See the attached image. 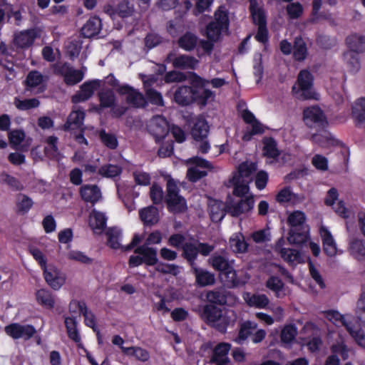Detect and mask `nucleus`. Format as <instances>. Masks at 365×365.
Listing matches in <instances>:
<instances>
[{
	"mask_svg": "<svg viewBox=\"0 0 365 365\" xmlns=\"http://www.w3.org/2000/svg\"><path fill=\"white\" fill-rule=\"evenodd\" d=\"M202 318L209 327L221 334H225L228 327L234 326L237 316L234 311L223 312L213 304H206L202 309Z\"/></svg>",
	"mask_w": 365,
	"mask_h": 365,
	"instance_id": "obj_1",
	"label": "nucleus"
},
{
	"mask_svg": "<svg viewBox=\"0 0 365 365\" xmlns=\"http://www.w3.org/2000/svg\"><path fill=\"white\" fill-rule=\"evenodd\" d=\"M305 214L300 210L291 212L287 217V224L290 227L287 240L292 245H301L307 242L308 232L305 230Z\"/></svg>",
	"mask_w": 365,
	"mask_h": 365,
	"instance_id": "obj_2",
	"label": "nucleus"
},
{
	"mask_svg": "<svg viewBox=\"0 0 365 365\" xmlns=\"http://www.w3.org/2000/svg\"><path fill=\"white\" fill-rule=\"evenodd\" d=\"M229 26L228 11L225 6H220L214 13V19L206 25L205 36L207 39L218 41L222 34L228 31Z\"/></svg>",
	"mask_w": 365,
	"mask_h": 365,
	"instance_id": "obj_3",
	"label": "nucleus"
},
{
	"mask_svg": "<svg viewBox=\"0 0 365 365\" xmlns=\"http://www.w3.org/2000/svg\"><path fill=\"white\" fill-rule=\"evenodd\" d=\"M165 202L168 211L173 213H182L187 209V201L180 195V188L173 178L167 181Z\"/></svg>",
	"mask_w": 365,
	"mask_h": 365,
	"instance_id": "obj_4",
	"label": "nucleus"
},
{
	"mask_svg": "<svg viewBox=\"0 0 365 365\" xmlns=\"http://www.w3.org/2000/svg\"><path fill=\"white\" fill-rule=\"evenodd\" d=\"M297 88L294 85L292 87L294 96L299 100L315 99L317 93L313 89L314 76L312 73L303 69L299 71L297 79Z\"/></svg>",
	"mask_w": 365,
	"mask_h": 365,
	"instance_id": "obj_5",
	"label": "nucleus"
},
{
	"mask_svg": "<svg viewBox=\"0 0 365 365\" xmlns=\"http://www.w3.org/2000/svg\"><path fill=\"white\" fill-rule=\"evenodd\" d=\"M134 253L138 255L130 256L128 262L130 268L136 267L143 264L148 266H154L158 263V253L155 248L143 245L136 247Z\"/></svg>",
	"mask_w": 365,
	"mask_h": 365,
	"instance_id": "obj_6",
	"label": "nucleus"
},
{
	"mask_svg": "<svg viewBox=\"0 0 365 365\" xmlns=\"http://www.w3.org/2000/svg\"><path fill=\"white\" fill-rule=\"evenodd\" d=\"M304 120L308 127H318L324 129L328 124L323 110L317 106L304 110Z\"/></svg>",
	"mask_w": 365,
	"mask_h": 365,
	"instance_id": "obj_7",
	"label": "nucleus"
},
{
	"mask_svg": "<svg viewBox=\"0 0 365 365\" xmlns=\"http://www.w3.org/2000/svg\"><path fill=\"white\" fill-rule=\"evenodd\" d=\"M4 331L13 339H24V340H29L36 333V330L33 325H23L19 323H11L6 325Z\"/></svg>",
	"mask_w": 365,
	"mask_h": 365,
	"instance_id": "obj_8",
	"label": "nucleus"
},
{
	"mask_svg": "<svg viewBox=\"0 0 365 365\" xmlns=\"http://www.w3.org/2000/svg\"><path fill=\"white\" fill-rule=\"evenodd\" d=\"M117 92L120 95H126V102L134 108H144L147 106V101L143 93L128 84L120 86Z\"/></svg>",
	"mask_w": 365,
	"mask_h": 365,
	"instance_id": "obj_9",
	"label": "nucleus"
},
{
	"mask_svg": "<svg viewBox=\"0 0 365 365\" xmlns=\"http://www.w3.org/2000/svg\"><path fill=\"white\" fill-rule=\"evenodd\" d=\"M148 130L154 137L156 143L161 142L169 133V125L167 120L160 115L154 118L149 126Z\"/></svg>",
	"mask_w": 365,
	"mask_h": 365,
	"instance_id": "obj_10",
	"label": "nucleus"
},
{
	"mask_svg": "<svg viewBox=\"0 0 365 365\" xmlns=\"http://www.w3.org/2000/svg\"><path fill=\"white\" fill-rule=\"evenodd\" d=\"M101 83L98 79L84 82L80 87L81 91L74 94L71 98L73 103L86 101L94 93V91L100 87Z\"/></svg>",
	"mask_w": 365,
	"mask_h": 365,
	"instance_id": "obj_11",
	"label": "nucleus"
},
{
	"mask_svg": "<svg viewBox=\"0 0 365 365\" xmlns=\"http://www.w3.org/2000/svg\"><path fill=\"white\" fill-rule=\"evenodd\" d=\"M39 36V31L36 29H29L16 34L14 38V43L18 48H28L34 44L35 40Z\"/></svg>",
	"mask_w": 365,
	"mask_h": 365,
	"instance_id": "obj_12",
	"label": "nucleus"
},
{
	"mask_svg": "<svg viewBox=\"0 0 365 365\" xmlns=\"http://www.w3.org/2000/svg\"><path fill=\"white\" fill-rule=\"evenodd\" d=\"M195 88L181 86L177 88L173 93V101L181 106H189L195 102Z\"/></svg>",
	"mask_w": 365,
	"mask_h": 365,
	"instance_id": "obj_13",
	"label": "nucleus"
},
{
	"mask_svg": "<svg viewBox=\"0 0 365 365\" xmlns=\"http://www.w3.org/2000/svg\"><path fill=\"white\" fill-rule=\"evenodd\" d=\"M79 195L85 202L96 205L102 197L100 187L97 185L85 184L79 189Z\"/></svg>",
	"mask_w": 365,
	"mask_h": 365,
	"instance_id": "obj_14",
	"label": "nucleus"
},
{
	"mask_svg": "<svg viewBox=\"0 0 365 365\" xmlns=\"http://www.w3.org/2000/svg\"><path fill=\"white\" fill-rule=\"evenodd\" d=\"M231 344L227 342L217 344L212 350L210 362L215 365H227L230 362L228 354Z\"/></svg>",
	"mask_w": 365,
	"mask_h": 365,
	"instance_id": "obj_15",
	"label": "nucleus"
},
{
	"mask_svg": "<svg viewBox=\"0 0 365 365\" xmlns=\"http://www.w3.org/2000/svg\"><path fill=\"white\" fill-rule=\"evenodd\" d=\"M191 270L195 277V284L198 287L211 286L215 283V274L207 269L195 266Z\"/></svg>",
	"mask_w": 365,
	"mask_h": 365,
	"instance_id": "obj_16",
	"label": "nucleus"
},
{
	"mask_svg": "<svg viewBox=\"0 0 365 365\" xmlns=\"http://www.w3.org/2000/svg\"><path fill=\"white\" fill-rule=\"evenodd\" d=\"M230 292L223 288H216L209 290L205 294L207 304H213L214 306H224L227 303V298Z\"/></svg>",
	"mask_w": 365,
	"mask_h": 365,
	"instance_id": "obj_17",
	"label": "nucleus"
},
{
	"mask_svg": "<svg viewBox=\"0 0 365 365\" xmlns=\"http://www.w3.org/2000/svg\"><path fill=\"white\" fill-rule=\"evenodd\" d=\"M345 43L349 50L355 53H363L365 52V36L354 33L348 36Z\"/></svg>",
	"mask_w": 365,
	"mask_h": 365,
	"instance_id": "obj_18",
	"label": "nucleus"
},
{
	"mask_svg": "<svg viewBox=\"0 0 365 365\" xmlns=\"http://www.w3.org/2000/svg\"><path fill=\"white\" fill-rule=\"evenodd\" d=\"M255 200L252 195L245 197V199L234 203L230 207V213L233 217H239L242 214L248 212L254 207Z\"/></svg>",
	"mask_w": 365,
	"mask_h": 365,
	"instance_id": "obj_19",
	"label": "nucleus"
},
{
	"mask_svg": "<svg viewBox=\"0 0 365 365\" xmlns=\"http://www.w3.org/2000/svg\"><path fill=\"white\" fill-rule=\"evenodd\" d=\"M322 247L324 254L328 257H334L337 252L336 243L329 230L327 228L321 229Z\"/></svg>",
	"mask_w": 365,
	"mask_h": 365,
	"instance_id": "obj_20",
	"label": "nucleus"
},
{
	"mask_svg": "<svg viewBox=\"0 0 365 365\" xmlns=\"http://www.w3.org/2000/svg\"><path fill=\"white\" fill-rule=\"evenodd\" d=\"M139 217L144 225H154L159 221L158 209L153 205L142 208L139 210Z\"/></svg>",
	"mask_w": 365,
	"mask_h": 365,
	"instance_id": "obj_21",
	"label": "nucleus"
},
{
	"mask_svg": "<svg viewBox=\"0 0 365 365\" xmlns=\"http://www.w3.org/2000/svg\"><path fill=\"white\" fill-rule=\"evenodd\" d=\"M85 116L86 113L83 110H78L72 111L63 125V130L65 131H70L81 128L83 125Z\"/></svg>",
	"mask_w": 365,
	"mask_h": 365,
	"instance_id": "obj_22",
	"label": "nucleus"
},
{
	"mask_svg": "<svg viewBox=\"0 0 365 365\" xmlns=\"http://www.w3.org/2000/svg\"><path fill=\"white\" fill-rule=\"evenodd\" d=\"M210 219L214 222H220L226 215V206L221 200H212L209 202Z\"/></svg>",
	"mask_w": 365,
	"mask_h": 365,
	"instance_id": "obj_23",
	"label": "nucleus"
},
{
	"mask_svg": "<svg viewBox=\"0 0 365 365\" xmlns=\"http://www.w3.org/2000/svg\"><path fill=\"white\" fill-rule=\"evenodd\" d=\"M101 20L98 16H91L81 28V34L84 38H91L98 34L101 29Z\"/></svg>",
	"mask_w": 365,
	"mask_h": 365,
	"instance_id": "obj_24",
	"label": "nucleus"
},
{
	"mask_svg": "<svg viewBox=\"0 0 365 365\" xmlns=\"http://www.w3.org/2000/svg\"><path fill=\"white\" fill-rule=\"evenodd\" d=\"M249 10L254 24L257 26L267 25V18L262 7H258L257 0H249Z\"/></svg>",
	"mask_w": 365,
	"mask_h": 365,
	"instance_id": "obj_25",
	"label": "nucleus"
},
{
	"mask_svg": "<svg viewBox=\"0 0 365 365\" xmlns=\"http://www.w3.org/2000/svg\"><path fill=\"white\" fill-rule=\"evenodd\" d=\"M198 41L199 38L197 35L190 31H186L178 38L177 44L179 48L185 51H192L196 48Z\"/></svg>",
	"mask_w": 365,
	"mask_h": 365,
	"instance_id": "obj_26",
	"label": "nucleus"
},
{
	"mask_svg": "<svg viewBox=\"0 0 365 365\" xmlns=\"http://www.w3.org/2000/svg\"><path fill=\"white\" fill-rule=\"evenodd\" d=\"M209 133V125L205 119L198 118L191 129V135L196 141L206 139Z\"/></svg>",
	"mask_w": 365,
	"mask_h": 365,
	"instance_id": "obj_27",
	"label": "nucleus"
},
{
	"mask_svg": "<svg viewBox=\"0 0 365 365\" xmlns=\"http://www.w3.org/2000/svg\"><path fill=\"white\" fill-rule=\"evenodd\" d=\"M199 61L194 56L181 54L173 61V67L177 69H192L196 68Z\"/></svg>",
	"mask_w": 365,
	"mask_h": 365,
	"instance_id": "obj_28",
	"label": "nucleus"
},
{
	"mask_svg": "<svg viewBox=\"0 0 365 365\" xmlns=\"http://www.w3.org/2000/svg\"><path fill=\"white\" fill-rule=\"evenodd\" d=\"M230 246L235 253L244 254L247 252L249 244L241 232H235L230 238Z\"/></svg>",
	"mask_w": 365,
	"mask_h": 365,
	"instance_id": "obj_29",
	"label": "nucleus"
},
{
	"mask_svg": "<svg viewBox=\"0 0 365 365\" xmlns=\"http://www.w3.org/2000/svg\"><path fill=\"white\" fill-rule=\"evenodd\" d=\"M351 115L356 125H365V98L357 99L352 106Z\"/></svg>",
	"mask_w": 365,
	"mask_h": 365,
	"instance_id": "obj_30",
	"label": "nucleus"
},
{
	"mask_svg": "<svg viewBox=\"0 0 365 365\" xmlns=\"http://www.w3.org/2000/svg\"><path fill=\"white\" fill-rule=\"evenodd\" d=\"M263 144V155L272 159H277L281 153L277 148V143L275 139L272 137H264L262 139Z\"/></svg>",
	"mask_w": 365,
	"mask_h": 365,
	"instance_id": "obj_31",
	"label": "nucleus"
},
{
	"mask_svg": "<svg viewBox=\"0 0 365 365\" xmlns=\"http://www.w3.org/2000/svg\"><path fill=\"white\" fill-rule=\"evenodd\" d=\"M297 334V328L294 324H289L284 325L279 334L282 345L283 346H290L295 340Z\"/></svg>",
	"mask_w": 365,
	"mask_h": 365,
	"instance_id": "obj_32",
	"label": "nucleus"
},
{
	"mask_svg": "<svg viewBox=\"0 0 365 365\" xmlns=\"http://www.w3.org/2000/svg\"><path fill=\"white\" fill-rule=\"evenodd\" d=\"M36 299L38 304L43 307L52 309L55 306V299L52 292L46 289H41L36 292Z\"/></svg>",
	"mask_w": 365,
	"mask_h": 365,
	"instance_id": "obj_33",
	"label": "nucleus"
},
{
	"mask_svg": "<svg viewBox=\"0 0 365 365\" xmlns=\"http://www.w3.org/2000/svg\"><path fill=\"white\" fill-rule=\"evenodd\" d=\"M122 352L123 354L133 356L136 360L142 362H147L150 358L149 351L140 346L123 347Z\"/></svg>",
	"mask_w": 365,
	"mask_h": 365,
	"instance_id": "obj_34",
	"label": "nucleus"
},
{
	"mask_svg": "<svg viewBox=\"0 0 365 365\" xmlns=\"http://www.w3.org/2000/svg\"><path fill=\"white\" fill-rule=\"evenodd\" d=\"M182 257L187 262L190 267H195V261L198 256L197 245L192 242H185L182 246Z\"/></svg>",
	"mask_w": 365,
	"mask_h": 365,
	"instance_id": "obj_35",
	"label": "nucleus"
},
{
	"mask_svg": "<svg viewBox=\"0 0 365 365\" xmlns=\"http://www.w3.org/2000/svg\"><path fill=\"white\" fill-rule=\"evenodd\" d=\"M42 269H43L45 280L48 284L53 289L57 290L60 289L65 282L64 278L59 276L58 273L55 269H50L48 270L46 267Z\"/></svg>",
	"mask_w": 365,
	"mask_h": 365,
	"instance_id": "obj_36",
	"label": "nucleus"
},
{
	"mask_svg": "<svg viewBox=\"0 0 365 365\" xmlns=\"http://www.w3.org/2000/svg\"><path fill=\"white\" fill-rule=\"evenodd\" d=\"M307 56V47L301 36L294 38L293 44V58L297 61H304Z\"/></svg>",
	"mask_w": 365,
	"mask_h": 365,
	"instance_id": "obj_37",
	"label": "nucleus"
},
{
	"mask_svg": "<svg viewBox=\"0 0 365 365\" xmlns=\"http://www.w3.org/2000/svg\"><path fill=\"white\" fill-rule=\"evenodd\" d=\"M33 205L34 202L31 197L25 194L19 193L16 202V212L19 215H24L29 212Z\"/></svg>",
	"mask_w": 365,
	"mask_h": 365,
	"instance_id": "obj_38",
	"label": "nucleus"
},
{
	"mask_svg": "<svg viewBox=\"0 0 365 365\" xmlns=\"http://www.w3.org/2000/svg\"><path fill=\"white\" fill-rule=\"evenodd\" d=\"M64 322L68 338L76 343H80L81 338L77 329L76 318L67 317L65 318Z\"/></svg>",
	"mask_w": 365,
	"mask_h": 365,
	"instance_id": "obj_39",
	"label": "nucleus"
},
{
	"mask_svg": "<svg viewBox=\"0 0 365 365\" xmlns=\"http://www.w3.org/2000/svg\"><path fill=\"white\" fill-rule=\"evenodd\" d=\"M209 261L213 269L221 274L230 269L232 266L227 259L220 255H212Z\"/></svg>",
	"mask_w": 365,
	"mask_h": 365,
	"instance_id": "obj_40",
	"label": "nucleus"
},
{
	"mask_svg": "<svg viewBox=\"0 0 365 365\" xmlns=\"http://www.w3.org/2000/svg\"><path fill=\"white\" fill-rule=\"evenodd\" d=\"M44 80L42 73L36 70L29 71L24 81V85L27 88H35L40 86Z\"/></svg>",
	"mask_w": 365,
	"mask_h": 365,
	"instance_id": "obj_41",
	"label": "nucleus"
},
{
	"mask_svg": "<svg viewBox=\"0 0 365 365\" xmlns=\"http://www.w3.org/2000/svg\"><path fill=\"white\" fill-rule=\"evenodd\" d=\"M108 237V245L113 249L120 248V240L121 237V231L116 227H110L106 232Z\"/></svg>",
	"mask_w": 365,
	"mask_h": 365,
	"instance_id": "obj_42",
	"label": "nucleus"
},
{
	"mask_svg": "<svg viewBox=\"0 0 365 365\" xmlns=\"http://www.w3.org/2000/svg\"><path fill=\"white\" fill-rule=\"evenodd\" d=\"M100 107L102 108H113L115 104V96L114 92L108 89L98 93Z\"/></svg>",
	"mask_w": 365,
	"mask_h": 365,
	"instance_id": "obj_43",
	"label": "nucleus"
},
{
	"mask_svg": "<svg viewBox=\"0 0 365 365\" xmlns=\"http://www.w3.org/2000/svg\"><path fill=\"white\" fill-rule=\"evenodd\" d=\"M99 139L106 148L115 150L118 146V141L115 134L107 133L104 129L99 132Z\"/></svg>",
	"mask_w": 365,
	"mask_h": 365,
	"instance_id": "obj_44",
	"label": "nucleus"
},
{
	"mask_svg": "<svg viewBox=\"0 0 365 365\" xmlns=\"http://www.w3.org/2000/svg\"><path fill=\"white\" fill-rule=\"evenodd\" d=\"M121 173L122 168L117 165L113 164L104 165L98 170V173L104 178H115L120 175Z\"/></svg>",
	"mask_w": 365,
	"mask_h": 365,
	"instance_id": "obj_45",
	"label": "nucleus"
},
{
	"mask_svg": "<svg viewBox=\"0 0 365 365\" xmlns=\"http://www.w3.org/2000/svg\"><path fill=\"white\" fill-rule=\"evenodd\" d=\"M194 91L195 102L202 106L207 105L208 100L210 98L215 97L214 93L209 89H205L203 88L198 89L197 88H195Z\"/></svg>",
	"mask_w": 365,
	"mask_h": 365,
	"instance_id": "obj_46",
	"label": "nucleus"
},
{
	"mask_svg": "<svg viewBox=\"0 0 365 365\" xmlns=\"http://www.w3.org/2000/svg\"><path fill=\"white\" fill-rule=\"evenodd\" d=\"M326 317L328 320L331 321L334 324L336 325L341 324V326L344 327L346 329L347 327H351L353 325L351 322H347L345 319L344 315L336 310L327 311L326 312Z\"/></svg>",
	"mask_w": 365,
	"mask_h": 365,
	"instance_id": "obj_47",
	"label": "nucleus"
},
{
	"mask_svg": "<svg viewBox=\"0 0 365 365\" xmlns=\"http://www.w3.org/2000/svg\"><path fill=\"white\" fill-rule=\"evenodd\" d=\"M330 351L331 354H336L337 356L338 355L341 356L344 361L349 359L350 349L343 340L333 344L330 346Z\"/></svg>",
	"mask_w": 365,
	"mask_h": 365,
	"instance_id": "obj_48",
	"label": "nucleus"
},
{
	"mask_svg": "<svg viewBox=\"0 0 365 365\" xmlns=\"http://www.w3.org/2000/svg\"><path fill=\"white\" fill-rule=\"evenodd\" d=\"M269 302V298L264 294H254L247 300V303L249 306L259 309L265 308Z\"/></svg>",
	"mask_w": 365,
	"mask_h": 365,
	"instance_id": "obj_49",
	"label": "nucleus"
},
{
	"mask_svg": "<svg viewBox=\"0 0 365 365\" xmlns=\"http://www.w3.org/2000/svg\"><path fill=\"white\" fill-rule=\"evenodd\" d=\"M350 253L357 259H361L365 257V246L362 240H353L349 245Z\"/></svg>",
	"mask_w": 365,
	"mask_h": 365,
	"instance_id": "obj_50",
	"label": "nucleus"
},
{
	"mask_svg": "<svg viewBox=\"0 0 365 365\" xmlns=\"http://www.w3.org/2000/svg\"><path fill=\"white\" fill-rule=\"evenodd\" d=\"M0 182L6 184L12 190L19 191L23 189V185L16 178L6 173H2L0 175Z\"/></svg>",
	"mask_w": 365,
	"mask_h": 365,
	"instance_id": "obj_51",
	"label": "nucleus"
},
{
	"mask_svg": "<svg viewBox=\"0 0 365 365\" xmlns=\"http://www.w3.org/2000/svg\"><path fill=\"white\" fill-rule=\"evenodd\" d=\"M155 265L156 272L164 274L177 276L180 273L179 266L174 264H167L158 260Z\"/></svg>",
	"mask_w": 365,
	"mask_h": 365,
	"instance_id": "obj_52",
	"label": "nucleus"
},
{
	"mask_svg": "<svg viewBox=\"0 0 365 365\" xmlns=\"http://www.w3.org/2000/svg\"><path fill=\"white\" fill-rule=\"evenodd\" d=\"M287 14L290 19H297L304 11L303 6L299 2H291L286 6Z\"/></svg>",
	"mask_w": 365,
	"mask_h": 365,
	"instance_id": "obj_53",
	"label": "nucleus"
},
{
	"mask_svg": "<svg viewBox=\"0 0 365 365\" xmlns=\"http://www.w3.org/2000/svg\"><path fill=\"white\" fill-rule=\"evenodd\" d=\"M14 103L16 107L20 110H28L31 108L38 107L40 101L37 98H29L20 100L17 98H15Z\"/></svg>",
	"mask_w": 365,
	"mask_h": 365,
	"instance_id": "obj_54",
	"label": "nucleus"
},
{
	"mask_svg": "<svg viewBox=\"0 0 365 365\" xmlns=\"http://www.w3.org/2000/svg\"><path fill=\"white\" fill-rule=\"evenodd\" d=\"M84 78V73L81 70L74 69L73 67L63 81L67 86H74L81 82Z\"/></svg>",
	"mask_w": 365,
	"mask_h": 365,
	"instance_id": "obj_55",
	"label": "nucleus"
},
{
	"mask_svg": "<svg viewBox=\"0 0 365 365\" xmlns=\"http://www.w3.org/2000/svg\"><path fill=\"white\" fill-rule=\"evenodd\" d=\"M150 197L154 205H160L165 200L164 192L161 186L153 183L150 188Z\"/></svg>",
	"mask_w": 365,
	"mask_h": 365,
	"instance_id": "obj_56",
	"label": "nucleus"
},
{
	"mask_svg": "<svg viewBox=\"0 0 365 365\" xmlns=\"http://www.w3.org/2000/svg\"><path fill=\"white\" fill-rule=\"evenodd\" d=\"M255 327L252 326V322L250 321H246L242 323L235 341L238 344H242L251 334V331Z\"/></svg>",
	"mask_w": 365,
	"mask_h": 365,
	"instance_id": "obj_57",
	"label": "nucleus"
},
{
	"mask_svg": "<svg viewBox=\"0 0 365 365\" xmlns=\"http://www.w3.org/2000/svg\"><path fill=\"white\" fill-rule=\"evenodd\" d=\"M149 103L158 106H163L164 101L162 94L154 88H149L145 92Z\"/></svg>",
	"mask_w": 365,
	"mask_h": 365,
	"instance_id": "obj_58",
	"label": "nucleus"
},
{
	"mask_svg": "<svg viewBox=\"0 0 365 365\" xmlns=\"http://www.w3.org/2000/svg\"><path fill=\"white\" fill-rule=\"evenodd\" d=\"M58 138L55 135L46 138V143L48 146L44 148V153L47 156H55L58 153Z\"/></svg>",
	"mask_w": 365,
	"mask_h": 365,
	"instance_id": "obj_59",
	"label": "nucleus"
},
{
	"mask_svg": "<svg viewBox=\"0 0 365 365\" xmlns=\"http://www.w3.org/2000/svg\"><path fill=\"white\" fill-rule=\"evenodd\" d=\"M346 331L359 346L365 349V334L361 329L354 330L353 324L351 327H347Z\"/></svg>",
	"mask_w": 365,
	"mask_h": 365,
	"instance_id": "obj_60",
	"label": "nucleus"
},
{
	"mask_svg": "<svg viewBox=\"0 0 365 365\" xmlns=\"http://www.w3.org/2000/svg\"><path fill=\"white\" fill-rule=\"evenodd\" d=\"M186 79V74L175 70L167 72L164 76L165 83L183 82Z\"/></svg>",
	"mask_w": 365,
	"mask_h": 365,
	"instance_id": "obj_61",
	"label": "nucleus"
},
{
	"mask_svg": "<svg viewBox=\"0 0 365 365\" xmlns=\"http://www.w3.org/2000/svg\"><path fill=\"white\" fill-rule=\"evenodd\" d=\"M68 258L71 260L77 261L85 264H90L93 261L92 258L88 257L81 251H70L68 253Z\"/></svg>",
	"mask_w": 365,
	"mask_h": 365,
	"instance_id": "obj_62",
	"label": "nucleus"
},
{
	"mask_svg": "<svg viewBox=\"0 0 365 365\" xmlns=\"http://www.w3.org/2000/svg\"><path fill=\"white\" fill-rule=\"evenodd\" d=\"M207 175V171L200 170L195 167L189 168L187 170V178L192 182H196Z\"/></svg>",
	"mask_w": 365,
	"mask_h": 365,
	"instance_id": "obj_63",
	"label": "nucleus"
},
{
	"mask_svg": "<svg viewBox=\"0 0 365 365\" xmlns=\"http://www.w3.org/2000/svg\"><path fill=\"white\" fill-rule=\"evenodd\" d=\"M284 285L283 281L277 276H271L266 282V287L275 292L282 291Z\"/></svg>",
	"mask_w": 365,
	"mask_h": 365,
	"instance_id": "obj_64",
	"label": "nucleus"
}]
</instances>
